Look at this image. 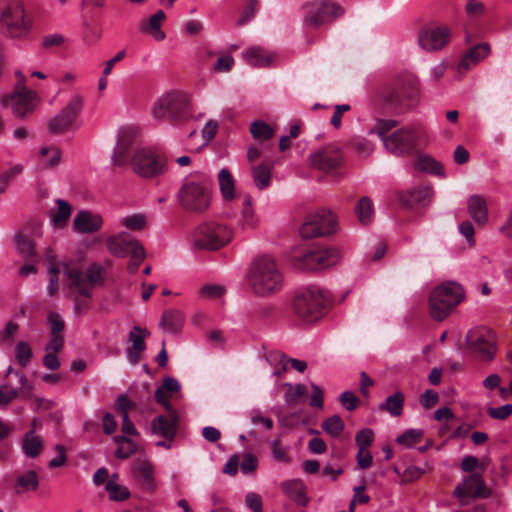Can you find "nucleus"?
<instances>
[{
	"instance_id": "obj_1",
	"label": "nucleus",
	"mask_w": 512,
	"mask_h": 512,
	"mask_svg": "<svg viewBox=\"0 0 512 512\" xmlns=\"http://www.w3.org/2000/svg\"><path fill=\"white\" fill-rule=\"evenodd\" d=\"M49 283L47 293L50 297L61 289L66 295L84 297L92 295L93 288L103 283V268L97 264L88 267L84 275L76 267L62 261L50 259L47 266Z\"/></svg>"
},
{
	"instance_id": "obj_2",
	"label": "nucleus",
	"mask_w": 512,
	"mask_h": 512,
	"mask_svg": "<svg viewBox=\"0 0 512 512\" xmlns=\"http://www.w3.org/2000/svg\"><path fill=\"white\" fill-rule=\"evenodd\" d=\"M247 282L257 296H270L281 290L283 274L275 259L264 255L255 258L247 272Z\"/></svg>"
},
{
	"instance_id": "obj_3",
	"label": "nucleus",
	"mask_w": 512,
	"mask_h": 512,
	"mask_svg": "<svg viewBox=\"0 0 512 512\" xmlns=\"http://www.w3.org/2000/svg\"><path fill=\"white\" fill-rule=\"evenodd\" d=\"M211 187V179L205 173L189 174L177 193L179 204L189 212L204 213L211 204Z\"/></svg>"
},
{
	"instance_id": "obj_4",
	"label": "nucleus",
	"mask_w": 512,
	"mask_h": 512,
	"mask_svg": "<svg viewBox=\"0 0 512 512\" xmlns=\"http://www.w3.org/2000/svg\"><path fill=\"white\" fill-rule=\"evenodd\" d=\"M32 28V19L22 0H0V30L14 39L26 38Z\"/></svg>"
},
{
	"instance_id": "obj_5",
	"label": "nucleus",
	"mask_w": 512,
	"mask_h": 512,
	"mask_svg": "<svg viewBox=\"0 0 512 512\" xmlns=\"http://www.w3.org/2000/svg\"><path fill=\"white\" fill-rule=\"evenodd\" d=\"M464 299L462 286L454 281H447L436 286L430 293L429 310L433 319L441 321Z\"/></svg>"
},
{
	"instance_id": "obj_6",
	"label": "nucleus",
	"mask_w": 512,
	"mask_h": 512,
	"mask_svg": "<svg viewBox=\"0 0 512 512\" xmlns=\"http://www.w3.org/2000/svg\"><path fill=\"white\" fill-rule=\"evenodd\" d=\"M86 98L83 92L74 89L68 94L62 109L47 123L52 133H64L79 128V119L84 111Z\"/></svg>"
},
{
	"instance_id": "obj_7",
	"label": "nucleus",
	"mask_w": 512,
	"mask_h": 512,
	"mask_svg": "<svg viewBox=\"0 0 512 512\" xmlns=\"http://www.w3.org/2000/svg\"><path fill=\"white\" fill-rule=\"evenodd\" d=\"M328 298L323 289L317 286H308L300 289L294 298L295 313L306 323H313L321 319L325 313Z\"/></svg>"
},
{
	"instance_id": "obj_8",
	"label": "nucleus",
	"mask_w": 512,
	"mask_h": 512,
	"mask_svg": "<svg viewBox=\"0 0 512 512\" xmlns=\"http://www.w3.org/2000/svg\"><path fill=\"white\" fill-rule=\"evenodd\" d=\"M191 97L180 90H170L162 94L154 103L151 114L155 120H181L188 113Z\"/></svg>"
},
{
	"instance_id": "obj_9",
	"label": "nucleus",
	"mask_w": 512,
	"mask_h": 512,
	"mask_svg": "<svg viewBox=\"0 0 512 512\" xmlns=\"http://www.w3.org/2000/svg\"><path fill=\"white\" fill-rule=\"evenodd\" d=\"M233 237L232 230L221 223L204 222L193 233V243L198 249L217 250L227 245Z\"/></svg>"
},
{
	"instance_id": "obj_10",
	"label": "nucleus",
	"mask_w": 512,
	"mask_h": 512,
	"mask_svg": "<svg viewBox=\"0 0 512 512\" xmlns=\"http://www.w3.org/2000/svg\"><path fill=\"white\" fill-rule=\"evenodd\" d=\"M133 171L143 178H154L166 172V162L151 148H139L131 158Z\"/></svg>"
},
{
	"instance_id": "obj_11",
	"label": "nucleus",
	"mask_w": 512,
	"mask_h": 512,
	"mask_svg": "<svg viewBox=\"0 0 512 512\" xmlns=\"http://www.w3.org/2000/svg\"><path fill=\"white\" fill-rule=\"evenodd\" d=\"M338 229L337 217L332 211L322 208L309 213L301 226V234L306 238L330 235Z\"/></svg>"
},
{
	"instance_id": "obj_12",
	"label": "nucleus",
	"mask_w": 512,
	"mask_h": 512,
	"mask_svg": "<svg viewBox=\"0 0 512 512\" xmlns=\"http://www.w3.org/2000/svg\"><path fill=\"white\" fill-rule=\"evenodd\" d=\"M468 347L476 353L482 361L494 359L497 351V338L493 330L479 326L469 330L466 336Z\"/></svg>"
},
{
	"instance_id": "obj_13",
	"label": "nucleus",
	"mask_w": 512,
	"mask_h": 512,
	"mask_svg": "<svg viewBox=\"0 0 512 512\" xmlns=\"http://www.w3.org/2000/svg\"><path fill=\"white\" fill-rule=\"evenodd\" d=\"M38 103V94L23 85L17 86L12 94L1 99L2 107L10 106L12 113L20 118L32 112Z\"/></svg>"
},
{
	"instance_id": "obj_14",
	"label": "nucleus",
	"mask_w": 512,
	"mask_h": 512,
	"mask_svg": "<svg viewBox=\"0 0 512 512\" xmlns=\"http://www.w3.org/2000/svg\"><path fill=\"white\" fill-rule=\"evenodd\" d=\"M451 31L445 25H426L418 31L417 42L422 50L434 52L442 50L450 41Z\"/></svg>"
},
{
	"instance_id": "obj_15",
	"label": "nucleus",
	"mask_w": 512,
	"mask_h": 512,
	"mask_svg": "<svg viewBox=\"0 0 512 512\" xmlns=\"http://www.w3.org/2000/svg\"><path fill=\"white\" fill-rule=\"evenodd\" d=\"M304 22L308 26H319L342 15L343 9L336 3L322 1L307 5Z\"/></svg>"
},
{
	"instance_id": "obj_16",
	"label": "nucleus",
	"mask_w": 512,
	"mask_h": 512,
	"mask_svg": "<svg viewBox=\"0 0 512 512\" xmlns=\"http://www.w3.org/2000/svg\"><path fill=\"white\" fill-rule=\"evenodd\" d=\"M140 135V127L135 124H125L119 127L117 141L112 155L113 164L121 166L126 162L131 145Z\"/></svg>"
},
{
	"instance_id": "obj_17",
	"label": "nucleus",
	"mask_w": 512,
	"mask_h": 512,
	"mask_svg": "<svg viewBox=\"0 0 512 512\" xmlns=\"http://www.w3.org/2000/svg\"><path fill=\"white\" fill-rule=\"evenodd\" d=\"M309 160L312 167L324 173H331L342 165L343 155L338 147L329 145L312 153Z\"/></svg>"
},
{
	"instance_id": "obj_18",
	"label": "nucleus",
	"mask_w": 512,
	"mask_h": 512,
	"mask_svg": "<svg viewBox=\"0 0 512 512\" xmlns=\"http://www.w3.org/2000/svg\"><path fill=\"white\" fill-rule=\"evenodd\" d=\"M418 135L419 132L413 128H402L389 135L384 140V146L393 154L403 155L415 148Z\"/></svg>"
},
{
	"instance_id": "obj_19",
	"label": "nucleus",
	"mask_w": 512,
	"mask_h": 512,
	"mask_svg": "<svg viewBox=\"0 0 512 512\" xmlns=\"http://www.w3.org/2000/svg\"><path fill=\"white\" fill-rule=\"evenodd\" d=\"M134 481L145 491L155 492L158 482L153 464L146 458L137 459L131 469Z\"/></svg>"
},
{
	"instance_id": "obj_20",
	"label": "nucleus",
	"mask_w": 512,
	"mask_h": 512,
	"mask_svg": "<svg viewBox=\"0 0 512 512\" xmlns=\"http://www.w3.org/2000/svg\"><path fill=\"white\" fill-rule=\"evenodd\" d=\"M486 485L479 474H471L463 480L454 490V495L462 505L468 502V498L485 497Z\"/></svg>"
},
{
	"instance_id": "obj_21",
	"label": "nucleus",
	"mask_w": 512,
	"mask_h": 512,
	"mask_svg": "<svg viewBox=\"0 0 512 512\" xmlns=\"http://www.w3.org/2000/svg\"><path fill=\"white\" fill-rule=\"evenodd\" d=\"M104 220L100 213L91 210H80L73 219V230L79 234H92L98 232Z\"/></svg>"
},
{
	"instance_id": "obj_22",
	"label": "nucleus",
	"mask_w": 512,
	"mask_h": 512,
	"mask_svg": "<svg viewBox=\"0 0 512 512\" xmlns=\"http://www.w3.org/2000/svg\"><path fill=\"white\" fill-rule=\"evenodd\" d=\"M141 244L127 232H120L107 238V248L112 255L124 258Z\"/></svg>"
},
{
	"instance_id": "obj_23",
	"label": "nucleus",
	"mask_w": 512,
	"mask_h": 512,
	"mask_svg": "<svg viewBox=\"0 0 512 512\" xmlns=\"http://www.w3.org/2000/svg\"><path fill=\"white\" fill-rule=\"evenodd\" d=\"M491 52L490 45L486 42L479 43L470 49H468L462 56L459 64L457 65V71L459 73H465L472 67L479 64Z\"/></svg>"
},
{
	"instance_id": "obj_24",
	"label": "nucleus",
	"mask_w": 512,
	"mask_h": 512,
	"mask_svg": "<svg viewBox=\"0 0 512 512\" xmlns=\"http://www.w3.org/2000/svg\"><path fill=\"white\" fill-rule=\"evenodd\" d=\"M148 335L147 330L134 326L129 333V342L131 349L126 351V356L131 364H137L141 353L146 349L145 338Z\"/></svg>"
},
{
	"instance_id": "obj_25",
	"label": "nucleus",
	"mask_w": 512,
	"mask_h": 512,
	"mask_svg": "<svg viewBox=\"0 0 512 512\" xmlns=\"http://www.w3.org/2000/svg\"><path fill=\"white\" fill-rule=\"evenodd\" d=\"M315 255L316 245H311L295 251L292 255L294 267L303 271H318V264Z\"/></svg>"
},
{
	"instance_id": "obj_26",
	"label": "nucleus",
	"mask_w": 512,
	"mask_h": 512,
	"mask_svg": "<svg viewBox=\"0 0 512 512\" xmlns=\"http://www.w3.org/2000/svg\"><path fill=\"white\" fill-rule=\"evenodd\" d=\"M467 211L471 219L478 225H485L488 221V207L486 200L473 194L467 199Z\"/></svg>"
},
{
	"instance_id": "obj_27",
	"label": "nucleus",
	"mask_w": 512,
	"mask_h": 512,
	"mask_svg": "<svg viewBox=\"0 0 512 512\" xmlns=\"http://www.w3.org/2000/svg\"><path fill=\"white\" fill-rule=\"evenodd\" d=\"M72 213L71 205L62 199L56 200V206L49 211L51 225L54 229H63Z\"/></svg>"
},
{
	"instance_id": "obj_28",
	"label": "nucleus",
	"mask_w": 512,
	"mask_h": 512,
	"mask_svg": "<svg viewBox=\"0 0 512 512\" xmlns=\"http://www.w3.org/2000/svg\"><path fill=\"white\" fill-rule=\"evenodd\" d=\"M316 261L318 270H323L336 265L342 258L339 248L316 245Z\"/></svg>"
},
{
	"instance_id": "obj_29",
	"label": "nucleus",
	"mask_w": 512,
	"mask_h": 512,
	"mask_svg": "<svg viewBox=\"0 0 512 512\" xmlns=\"http://www.w3.org/2000/svg\"><path fill=\"white\" fill-rule=\"evenodd\" d=\"M244 60L254 67H266L274 60V54L259 47H251L243 52Z\"/></svg>"
},
{
	"instance_id": "obj_30",
	"label": "nucleus",
	"mask_w": 512,
	"mask_h": 512,
	"mask_svg": "<svg viewBox=\"0 0 512 512\" xmlns=\"http://www.w3.org/2000/svg\"><path fill=\"white\" fill-rule=\"evenodd\" d=\"M285 495L299 505L307 503L305 487L302 481L298 479L288 480L281 484Z\"/></svg>"
},
{
	"instance_id": "obj_31",
	"label": "nucleus",
	"mask_w": 512,
	"mask_h": 512,
	"mask_svg": "<svg viewBox=\"0 0 512 512\" xmlns=\"http://www.w3.org/2000/svg\"><path fill=\"white\" fill-rule=\"evenodd\" d=\"M218 183L221 194L226 201H231L238 196L235 187V179L227 168H222L219 171Z\"/></svg>"
},
{
	"instance_id": "obj_32",
	"label": "nucleus",
	"mask_w": 512,
	"mask_h": 512,
	"mask_svg": "<svg viewBox=\"0 0 512 512\" xmlns=\"http://www.w3.org/2000/svg\"><path fill=\"white\" fill-rule=\"evenodd\" d=\"M151 430L154 434L172 440L176 434V421L164 416H158L152 421Z\"/></svg>"
},
{
	"instance_id": "obj_33",
	"label": "nucleus",
	"mask_w": 512,
	"mask_h": 512,
	"mask_svg": "<svg viewBox=\"0 0 512 512\" xmlns=\"http://www.w3.org/2000/svg\"><path fill=\"white\" fill-rule=\"evenodd\" d=\"M404 400V394L401 391H396L388 396L383 403L379 404L378 408L393 417H398L403 413Z\"/></svg>"
},
{
	"instance_id": "obj_34",
	"label": "nucleus",
	"mask_w": 512,
	"mask_h": 512,
	"mask_svg": "<svg viewBox=\"0 0 512 512\" xmlns=\"http://www.w3.org/2000/svg\"><path fill=\"white\" fill-rule=\"evenodd\" d=\"M43 447L41 438L34 430L27 432L22 439V450L29 458H36L40 455Z\"/></svg>"
},
{
	"instance_id": "obj_35",
	"label": "nucleus",
	"mask_w": 512,
	"mask_h": 512,
	"mask_svg": "<svg viewBox=\"0 0 512 512\" xmlns=\"http://www.w3.org/2000/svg\"><path fill=\"white\" fill-rule=\"evenodd\" d=\"M434 196L433 189L428 185H422L409 191L407 203L409 205H428Z\"/></svg>"
},
{
	"instance_id": "obj_36",
	"label": "nucleus",
	"mask_w": 512,
	"mask_h": 512,
	"mask_svg": "<svg viewBox=\"0 0 512 512\" xmlns=\"http://www.w3.org/2000/svg\"><path fill=\"white\" fill-rule=\"evenodd\" d=\"M184 320L185 316L182 311L171 309L163 313L161 324L166 331L174 333L181 329Z\"/></svg>"
},
{
	"instance_id": "obj_37",
	"label": "nucleus",
	"mask_w": 512,
	"mask_h": 512,
	"mask_svg": "<svg viewBox=\"0 0 512 512\" xmlns=\"http://www.w3.org/2000/svg\"><path fill=\"white\" fill-rule=\"evenodd\" d=\"M165 18V13L162 10H158L150 16L148 22L142 26V30L152 34L158 41L163 40L165 38V33L161 30V25Z\"/></svg>"
},
{
	"instance_id": "obj_38",
	"label": "nucleus",
	"mask_w": 512,
	"mask_h": 512,
	"mask_svg": "<svg viewBox=\"0 0 512 512\" xmlns=\"http://www.w3.org/2000/svg\"><path fill=\"white\" fill-rule=\"evenodd\" d=\"M39 486V476L34 470H28L16 478V488L19 493L36 491Z\"/></svg>"
},
{
	"instance_id": "obj_39",
	"label": "nucleus",
	"mask_w": 512,
	"mask_h": 512,
	"mask_svg": "<svg viewBox=\"0 0 512 512\" xmlns=\"http://www.w3.org/2000/svg\"><path fill=\"white\" fill-rule=\"evenodd\" d=\"M118 475L113 474L106 483V491L113 501H124L130 497V491L126 486L118 483Z\"/></svg>"
},
{
	"instance_id": "obj_40",
	"label": "nucleus",
	"mask_w": 512,
	"mask_h": 512,
	"mask_svg": "<svg viewBox=\"0 0 512 512\" xmlns=\"http://www.w3.org/2000/svg\"><path fill=\"white\" fill-rule=\"evenodd\" d=\"M226 288L220 284L207 283L202 285L198 291V298L203 301H215L224 296Z\"/></svg>"
},
{
	"instance_id": "obj_41",
	"label": "nucleus",
	"mask_w": 512,
	"mask_h": 512,
	"mask_svg": "<svg viewBox=\"0 0 512 512\" xmlns=\"http://www.w3.org/2000/svg\"><path fill=\"white\" fill-rule=\"evenodd\" d=\"M288 357L280 351H270L266 354V361L274 368L273 376H280L288 369Z\"/></svg>"
},
{
	"instance_id": "obj_42",
	"label": "nucleus",
	"mask_w": 512,
	"mask_h": 512,
	"mask_svg": "<svg viewBox=\"0 0 512 512\" xmlns=\"http://www.w3.org/2000/svg\"><path fill=\"white\" fill-rule=\"evenodd\" d=\"M113 440L117 444L115 457L118 459L129 458L137 449L136 444L126 436H115Z\"/></svg>"
},
{
	"instance_id": "obj_43",
	"label": "nucleus",
	"mask_w": 512,
	"mask_h": 512,
	"mask_svg": "<svg viewBox=\"0 0 512 512\" xmlns=\"http://www.w3.org/2000/svg\"><path fill=\"white\" fill-rule=\"evenodd\" d=\"M252 177L255 186L259 190H264L270 185L271 169L265 164H260L252 168Z\"/></svg>"
},
{
	"instance_id": "obj_44",
	"label": "nucleus",
	"mask_w": 512,
	"mask_h": 512,
	"mask_svg": "<svg viewBox=\"0 0 512 512\" xmlns=\"http://www.w3.org/2000/svg\"><path fill=\"white\" fill-rule=\"evenodd\" d=\"M355 213L362 224L370 223L374 216L372 201L368 197H362L355 207Z\"/></svg>"
},
{
	"instance_id": "obj_45",
	"label": "nucleus",
	"mask_w": 512,
	"mask_h": 512,
	"mask_svg": "<svg viewBox=\"0 0 512 512\" xmlns=\"http://www.w3.org/2000/svg\"><path fill=\"white\" fill-rule=\"evenodd\" d=\"M240 225L243 229H255L259 225V218L252 208L249 198L245 200Z\"/></svg>"
},
{
	"instance_id": "obj_46",
	"label": "nucleus",
	"mask_w": 512,
	"mask_h": 512,
	"mask_svg": "<svg viewBox=\"0 0 512 512\" xmlns=\"http://www.w3.org/2000/svg\"><path fill=\"white\" fill-rule=\"evenodd\" d=\"M14 242L17 252L26 258L35 255V248L32 240L25 234L19 232L14 236Z\"/></svg>"
},
{
	"instance_id": "obj_47",
	"label": "nucleus",
	"mask_w": 512,
	"mask_h": 512,
	"mask_svg": "<svg viewBox=\"0 0 512 512\" xmlns=\"http://www.w3.org/2000/svg\"><path fill=\"white\" fill-rule=\"evenodd\" d=\"M40 162L47 168L55 167L61 160V151L57 147H42Z\"/></svg>"
},
{
	"instance_id": "obj_48",
	"label": "nucleus",
	"mask_w": 512,
	"mask_h": 512,
	"mask_svg": "<svg viewBox=\"0 0 512 512\" xmlns=\"http://www.w3.org/2000/svg\"><path fill=\"white\" fill-rule=\"evenodd\" d=\"M416 168L431 174L443 175V167L430 156H420L416 162Z\"/></svg>"
},
{
	"instance_id": "obj_49",
	"label": "nucleus",
	"mask_w": 512,
	"mask_h": 512,
	"mask_svg": "<svg viewBox=\"0 0 512 512\" xmlns=\"http://www.w3.org/2000/svg\"><path fill=\"white\" fill-rule=\"evenodd\" d=\"M122 226L130 230H142L147 224V217L143 213H134L120 219Z\"/></svg>"
},
{
	"instance_id": "obj_50",
	"label": "nucleus",
	"mask_w": 512,
	"mask_h": 512,
	"mask_svg": "<svg viewBox=\"0 0 512 512\" xmlns=\"http://www.w3.org/2000/svg\"><path fill=\"white\" fill-rule=\"evenodd\" d=\"M250 132L256 140H267L273 136V129L266 122L257 120L251 123Z\"/></svg>"
},
{
	"instance_id": "obj_51",
	"label": "nucleus",
	"mask_w": 512,
	"mask_h": 512,
	"mask_svg": "<svg viewBox=\"0 0 512 512\" xmlns=\"http://www.w3.org/2000/svg\"><path fill=\"white\" fill-rule=\"evenodd\" d=\"M344 426V421L338 415H333L322 423L323 430L332 437L339 436Z\"/></svg>"
},
{
	"instance_id": "obj_52",
	"label": "nucleus",
	"mask_w": 512,
	"mask_h": 512,
	"mask_svg": "<svg viewBox=\"0 0 512 512\" xmlns=\"http://www.w3.org/2000/svg\"><path fill=\"white\" fill-rule=\"evenodd\" d=\"M23 171V165L20 163L12 165L9 169L0 175V194L4 193L9 183Z\"/></svg>"
},
{
	"instance_id": "obj_53",
	"label": "nucleus",
	"mask_w": 512,
	"mask_h": 512,
	"mask_svg": "<svg viewBox=\"0 0 512 512\" xmlns=\"http://www.w3.org/2000/svg\"><path fill=\"white\" fill-rule=\"evenodd\" d=\"M422 435L423 431L421 429H408L398 436L397 442L407 448H411L419 442Z\"/></svg>"
},
{
	"instance_id": "obj_54",
	"label": "nucleus",
	"mask_w": 512,
	"mask_h": 512,
	"mask_svg": "<svg viewBox=\"0 0 512 512\" xmlns=\"http://www.w3.org/2000/svg\"><path fill=\"white\" fill-rule=\"evenodd\" d=\"M285 386L288 388L285 394V401L287 404H294L301 397L307 394V388L303 384L293 386L290 383H285Z\"/></svg>"
},
{
	"instance_id": "obj_55",
	"label": "nucleus",
	"mask_w": 512,
	"mask_h": 512,
	"mask_svg": "<svg viewBox=\"0 0 512 512\" xmlns=\"http://www.w3.org/2000/svg\"><path fill=\"white\" fill-rule=\"evenodd\" d=\"M32 357V350L27 342L20 341L16 346L15 359L18 364L25 367Z\"/></svg>"
},
{
	"instance_id": "obj_56",
	"label": "nucleus",
	"mask_w": 512,
	"mask_h": 512,
	"mask_svg": "<svg viewBox=\"0 0 512 512\" xmlns=\"http://www.w3.org/2000/svg\"><path fill=\"white\" fill-rule=\"evenodd\" d=\"M397 122L394 120H377L375 126L370 130V134H377L380 139L384 142L388 138L386 134L396 126Z\"/></svg>"
},
{
	"instance_id": "obj_57",
	"label": "nucleus",
	"mask_w": 512,
	"mask_h": 512,
	"mask_svg": "<svg viewBox=\"0 0 512 512\" xmlns=\"http://www.w3.org/2000/svg\"><path fill=\"white\" fill-rule=\"evenodd\" d=\"M245 506L251 512H263L262 496L256 492H248L244 498Z\"/></svg>"
},
{
	"instance_id": "obj_58",
	"label": "nucleus",
	"mask_w": 512,
	"mask_h": 512,
	"mask_svg": "<svg viewBox=\"0 0 512 512\" xmlns=\"http://www.w3.org/2000/svg\"><path fill=\"white\" fill-rule=\"evenodd\" d=\"M374 438V433L371 429H362L355 436V443L358 449H368Z\"/></svg>"
},
{
	"instance_id": "obj_59",
	"label": "nucleus",
	"mask_w": 512,
	"mask_h": 512,
	"mask_svg": "<svg viewBox=\"0 0 512 512\" xmlns=\"http://www.w3.org/2000/svg\"><path fill=\"white\" fill-rule=\"evenodd\" d=\"M18 330V325L12 321L8 322L6 326L0 330V344L11 345L14 340V335Z\"/></svg>"
},
{
	"instance_id": "obj_60",
	"label": "nucleus",
	"mask_w": 512,
	"mask_h": 512,
	"mask_svg": "<svg viewBox=\"0 0 512 512\" xmlns=\"http://www.w3.org/2000/svg\"><path fill=\"white\" fill-rule=\"evenodd\" d=\"M129 256L131 257V259L128 264V270L130 273H135L138 270L140 263L145 258V252L142 245L136 247L134 252L131 253Z\"/></svg>"
},
{
	"instance_id": "obj_61",
	"label": "nucleus",
	"mask_w": 512,
	"mask_h": 512,
	"mask_svg": "<svg viewBox=\"0 0 512 512\" xmlns=\"http://www.w3.org/2000/svg\"><path fill=\"white\" fill-rule=\"evenodd\" d=\"M271 450L273 458L276 461L283 463H288L290 461V458L287 455L286 450L281 446V443L278 439H275L271 442Z\"/></svg>"
},
{
	"instance_id": "obj_62",
	"label": "nucleus",
	"mask_w": 512,
	"mask_h": 512,
	"mask_svg": "<svg viewBox=\"0 0 512 512\" xmlns=\"http://www.w3.org/2000/svg\"><path fill=\"white\" fill-rule=\"evenodd\" d=\"M458 230L462 236L465 237L469 246H473L475 243L474 234L475 229L471 222L463 221L459 224Z\"/></svg>"
},
{
	"instance_id": "obj_63",
	"label": "nucleus",
	"mask_w": 512,
	"mask_h": 512,
	"mask_svg": "<svg viewBox=\"0 0 512 512\" xmlns=\"http://www.w3.org/2000/svg\"><path fill=\"white\" fill-rule=\"evenodd\" d=\"M339 401L349 411L356 409L359 404V399L351 391L343 392L339 397Z\"/></svg>"
},
{
	"instance_id": "obj_64",
	"label": "nucleus",
	"mask_w": 512,
	"mask_h": 512,
	"mask_svg": "<svg viewBox=\"0 0 512 512\" xmlns=\"http://www.w3.org/2000/svg\"><path fill=\"white\" fill-rule=\"evenodd\" d=\"M488 414L494 419L503 420L512 414V405L505 404L501 407H490L488 408Z\"/></svg>"
}]
</instances>
